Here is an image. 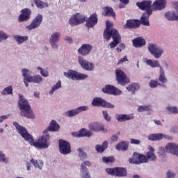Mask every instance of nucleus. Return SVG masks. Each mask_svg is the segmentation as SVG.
Instances as JSON below:
<instances>
[{
    "label": "nucleus",
    "mask_w": 178,
    "mask_h": 178,
    "mask_svg": "<svg viewBox=\"0 0 178 178\" xmlns=\"http://www.w3.org/2000/svg\"><path fill=\"white\" fill-rule=\"evenodd\" d=\"M120 35L119 31L116 29H111V31L104 30L103 37L106 41H109L111 38H113V37H116Z\"/></svg>",
    "instance_id": "nucleus-24"
},
{
    "label": "nucleus",
    "mask_w": 178,
    "mask_h": 178,
    "mask_svg": "<svg viewBox=\"0 0 178 178\" xmlns=\"http://www.w3.org/2000/svg\"><path fill=\"white\" fill-rule=\"evenodd\" d=\"M115 77L118 83L120 86H126L130 83V78L128 77L127 75H126V73L121 70H116Z\"/></svg>",
    "instance_id": "nucleus-7"
},
{
    "label": "nucleus",
    "mask_w": 178,
    "mask_h": 178,
    "mask_svg": "<svg viewBox=\"0 0 178 178\" xmlns=\"http://www.w3.org/2000/svg\"><path fill=\"white\" fill-rule=\"evenodd\" d=\"M140 143H141V141H140V140L131 139V144H134L135 145H138L140 144Z\"/></svg>",
    "instance_id": "nucleus-58"
},
{
    "label": "nucleus",
    "mask_w": 178,
    "mask_h": 178,
    "mask_svg": "<svg viewBox=\"0 0 178 178\" xmlns=\"http://www.w3.org/2000/svg\"><path fill=\"white\" fill-rule=\"evenodd\" d=\"M115 119L118 122H126L127 120H133L134 115L133 114H117L115 115Z\"/></svg>",
    "instance_id": "nucleus-29"
},
{
    "label": "nucleus",
    "mask_w": 178,
    "mask_h": 178,
    "mask_svg": "<svg viewBox=\"0 0 178 178\" xmlns=\"http://www.w3.org/2000/svg\"><path fill=\"white\" fill-rule=\"evenodd\" d=\"M6 38H8V35L2 31H0V42L2 41V40H6Z\"/></svg>",
    "instance_id": "nucleus-57"
},
{
    "label": "nucleus",
    "mask_w": 178,
    "mask_h": 178,
    "mask_svg": "<svg viewBox=\"0 0 178 178\" xmlns=\"http://www.w3.org/2000/svg\"><path fill=\"white\" fill-rule=\"evenodd\" d=\"M92 106H102V108H108L113 109L115 105L106 102L102 97H95L92 102Z\"/></svg>",
    "instance_id": "nucleus-10"
},
{
    "label": "nucleus",
    "mask_w": 178,
    "mask_h": 178,
    "mask_svg": "<svg viewBox=\"0 0 178 178\" xmlns=\"http://www.w3.org/2000/svg\"><path fill=\"white\" fill-rule=\"evenodd\" d=\"M1 94H3V95H13V88L12 87V86H9L6 88H5L3 89V90L2 91Z\"/></svg>",
    "instance_id": "nucleus-44"
},
{
    "label": "nucleus",
    "mask_w": 178,
    "mask_h": 178,
    "mask_svg": "<svg viewBox=\"0 0 178 178\" xmlns=\"http://www.w3.org/2000/svg\"><path fill=\"white\" fill-rule=\"evenodd\" d=\"M102 161L105 163H112L115 162V157H113V156H108V157L103 156Z\"/></svg>",
    "instance_id": "nucleus-47"
},
{
    "label": "nucleus",
    "mask_w": 178,
    "mask_h": 178,
    "mask_svg": "<svg viewBox=\"0 0 178 178\" xmlns=\"http://www.w3.org/2000/svg\"><path fill=\"white\" fill-rule=\"evenodd\" d=\"M105 94H109L110 95H120L122 92L120 90L115 88L112 85H107L102 90Z\"/></svg>",
    "instance_id": "nucleus-17"
},
{
    "label": "nucleus",
    "mask_w": 178,
    "mask_h": 178,
    "mask_svg": "<svg viewBox=\"0 0 178 178\" xmlns=\"http://www.w3.org/2000/svg\"><path fill=\"white\" fill-rule=\"evenodd\" d=\"M86 166L90 168V166H91V162L85 161L81 163L80 169L81 176L82 178H91V175L88 171V168Z\"/></svg>",
    "instance_id": "nucleus-15"
},
{
    "label": "nucleus",
    "mask_w": 178,
    "mask_h": 178,
    "mask_svg": "<svg viewBox=\"0 0 178 178\" xmlns=\"http://www.w3.org/2000/svg\"><path fill=\"white\" fill-rule=\"evenodd\" d=\"M89 129L92 131H95L96 133H99V131H103V133H106L108 130H106L104 125L101 124H98L97 122H92L88 125Z\"/></svg>",
    "instance_id": "nucleus-23"
},
{
    "label": "nucleus",
    "mask_w": 178,
    "mask_h": 178,
    "mask_svg": "<svg viewBox=\"0 0 178 178\" xmlns=\"http://www.w3.org/2000/svg\"><path fill=\"white\" fill-rule=\"evenodd\" d=\"M92 50V47L90 44H83L78 49V54L82 56H87V55L90 54V52H91Z\"/></svg>",
    "instance_id": "nucleus-22"
},
{
    "label": "nucleus",
    "mask_w": 178,
    "mask_h": 178,
    "mask_svg": "<svg viewBox=\"0 0 178 178\" xmlns=\"http://www.w3.org/2000/svg\"><path fill=\"white\" fill-rule=\"evenodd\" d=\"M78 63L82 69L88 70V72H92V70H94V68L95 67L92 63L87 61V60L84 59L81 56L78 57Z\"/></svg>",
    "instance_id": "nucleus-13"
},
{
    "label": "nucleus",
    "mask_w": 178,
    "mask_h": 178,
    "mask_svg": "<svg viewBox=\"0 0 178 178\" xmlns=\"http://www.w3.org/2000/svg\"><path fill=\"white\" fill-rule=\"evenodd\" d=\"M122 41V37L120 35H118V36H113V41L108 44V47L112 49L113 48H116L120 42Z\"/></svg>",
    "instance_id": "nucleus-33"
},
{
    "label": "nucleus",
    "mask_w": 178,
    "mask_h": 178,
    "mask_svg": "<svg viewBox=\"0 0 178 178\" xmlns=\"http://www.w3.org/2000/svg\"><path fill=\"white\" fill-rule=\"evenodd\" d=\"M30 16H31V10L24 8L21 10V15L19 16L18 22H28V20H30Z\"/></svg>",
    "instance_id": "nucleus-21"
},
{
    "label": "nucleus",
    "mask_w": 178,
    "mask_h": 178,
    "mask_svg": "<svg viewBox=\"0 0 178 178\" xmlns=\"http://www.w3.org/2000/svg\"><path fill=\"white\" fill-rule=\"evenodd\" d=\"M34 3L38 9H43V8H48V3L43 2L41 0H34Z\"/></svg>",
    "instance_id": "nucleus-39"
},
{
    "label": "nucleus",
    "mask_w": 178,
    "mask_h": 178,
    "mask_svg": "<svg viewBox=\"0 0 178 178\" xmlns=\"http://www.w3.org/2000/svg\"><path fill=\"white\" fill-rule=\"evenodd\" d=\"M0 162H3L4 163H8V159L5 156V154L0 151Z\"/></svg>",
    "instance_id": "nucleus-49"
},
{
    "label": "nucleus",
    "mask_w": 178,
    "mask_h": 178,
    "mask_svg": "<svg viewBox=\"0 0 178 178\" xmlns=\"http://www.w3.org/2000/svg\"><path fill=\"white\" fill-rule=\"evenodd\" d=\"M148 50L150 52V54H152V55L154 56L156 59H159V58L162 56V54H163V50L158 47L156 44H149Z\"/></svg>",
    "instance_id": "nucleus-14"
},
{
    "label": "nucleus",
    "mask_w": 178,
    "mask_h": 178,
    "mask_svg": "<svg viewBox=\"0 0 178 178\" xmlns=\"http://www.w3.org/2000/svg\"><path fill=\"white\" fill-rule=\"evenodd\" d=\"M86 20H87V17L78 13L71 17L69 23L71 26H79V24H83Z\"/></svg>",
    "instance_id": "nucleus-8"
},
{
    "label": "nucleus",
    "mask_w": 178,
    "mask_h": 178,
    "mask_svg": "<svg viewBox=\"0 0 178 178\" xmlns=\"http://www.w3.org/2000/svg\"><path fill=\"white\" fill-rule=\"evenodd\" d=\"M124 48H126V44H124V43H121L116 48V51H117V52L120 53V52H122V51H123V49H124Z\"/></svg>",
    "instance_id": "nucleus-55"
},
{
    "label": "nucleus",
    "mask_w": 178,
    "mask_h": 178,
    "mask_svg": "<svg viewBox=\"0 0 178 178\" xmlns=\"http://www.w3.org/2000/svg\"><path fill=\"white\" fill-rule=\"evenodd\" d=\"M119 136H120V131H118L116 133V134L112 136L111 141L113 143L118 141V140H119Z\"/></svg>",
    "instance_id": "nucleus-54"
},
{
    "label": "nucleus",
    "mask_w": 178,
    "mask_h": 178,
    "mask_svg": "<svg viewBox=\"0 0 178 178\" xmlns=\"http://www.w3.org/2000/svg\"><path fill=\"white\" fill-rule=\"evenodd\" d=\"M165 137V135L162 134H152L148 136V140L149 141H159Z\"/></svg>",
    "instance_id": "nucleus-35"
},
{
    "label": "nucleus",
    "mask_w": 178,
    "mask_h": 178,
    "mask_svg": "<svg viewBox=\"0 0 178 178\" xmlns=\"http://www.w3.org/2000/svg\"><path fill=\"white\" fill-rule=\"evenodd\" d=\"M147 149H149V151L146 153L147 161H150L152 162H155V161L157 159L156 154H155V149H154L152 146L149 145Z\"/></svg>",
    "instance_id": "nucleus-25"
},
{
    "label": "nucleus",
    "mask_w": 178,
    "mask_h": 178,
    "mask_svg": "<svg viewBox=\"0 0 178 178\" xmlns=\"http://www.w3.org/2000/svg\"><path fill=\"white\" fill-rule=\"evenodd\" d=\"M102 15L103 16L116 17V13H115V11H113V8H112V7H108V6L104 7Z\"/></svg>",
    "instance_id": "nucleus-34"
},
{
    "label": "nucleus",
    "mask_w": 178,
    "mask_h": 178,
    "mask_svg": "<svg viewBox=\"0 0 178 178\" xmlns=\"http://www.w3.org/2000/svg\"><path fill=\"white\" fill-rule=\"evenodd\" d=\"M72 134L73 137H91V136H92L91 131L84 128H82L78 132H72Z\"/></svg>",
    "instance_id": "nucleus-26"
},
{
    "label": "nucleus",
    "mask_w": 178,
    "mask_h": 178,
    "mask_svg": "<svg viewBox=\"0 0 178 178\" xmlns=\"http://www.w3.org/2000/svg\"><path fill=\"white\" fill-rule=\"evenodd\" d=\"M42 15L38 14L35 19L32 21L31 24L26 26V30H34V29H38L39 26H41V23H42Z\"/></svg>",
    "instance_id": "nucleus-16"
},
{
    "label": "nucleus",
    "mask_w": 178,
    "mask_h": 178,
    "mask_svg": "<svg viewBox=\"0 0 178 178\" xmlns=\"http://www.w3.org/2000/svg\"><path fill=\"white\" fill-rule=\"evenodd\" d=\"M127 60H129L127 59V56H125L124 58L119 60L118 63V65H120V63H123V62H127Z\"/></svg>",
    "instance_id": "nucleus-60"
},
{
    "label": "nucleus",
    "mask_w": 178,
    "mask_h": 178,
    "mask_svg": "<svg viewBox=\"0 0 178 178\" xmlns=\"http://www.w3.org/2000/svg\"><path fill=\"white\" fill-rule=\"evenodd\" d=\"M64 76L67 79H72V80H84L87 79L88 76L84 74H79L76 71L70 70L67 72H64Z\"/></svg>",
    "instance_id": "nucleus-11"
},
{
    "label": "nucleus",
    "mask_w": 178,
    "mask_h": 178,
    "mask_svg": "<svg viewBox=\"0 0 178 178\" xmlns=\"http://www.w3.org/2000/svg\"><path fill=\"white\" fill-rule=\"evenodd\" d=\"M146 63L149 65V66H151V67H160V70L161 67H162V66L159 65V61L156 60H147Z\"/></svg>",
    "instance_id": "nucleus-38"
},
{
    "label": "nucleus",
    "mask_w": 178,
    "mask_h": 178,
    "mask_svg": "<svg viewBox=\"0 0 178 178\" xmlns=\"http://www.w3.org/2000/svg\"><path fill=\"white\" fill-rule=\"evenodd\" d=\"M60 87H62V82L60 81H58L57 83L51 88V90L49 91V94L55 92V91H56V90H59Z\"/></svg>",
    "instance_id": "nucleus-45"
},
{
    "label": "nucleus",
    "mask_w": 178,
    "mask_h": 178,
    "mask_svg": "<svg viewBox=\"0 0 178 178\" xmlns=\"http://www.w3.org/2000/svg\"><path fill=\"white\" fill-rule=\"evenodd\" d=\"M129 162L134 165H140L141 163H148V160L147 159V156L140 153L134 152L132 157L129 158Z\"/></svg>",
    "instance_id": "nucleus-6"
},
{
    "label": "nucleus",
    "mask_w": 178,
    "mask_h": 178,
    "mask_svg": "<svg viewBox=\"0 0 178 178\" xmlns=\"http://www.w3.org/2000/svg\"><path fill=\"white\" fill-rule=\"evenodd\" d=\"M60 38V33L58 32H56L55 33L52 34L50 38V44H51L52 48L56 49L58 48V44L56 42L59 41V38Z\"/></svg>",
    "instance_id": "nucleus-30"
},
{
    "label": "nucleus",
    "mask_w": 178,
    "mask_h": 178,
    "mask_svg": "<svg viewBox=\"0 0 178 178\" xmlns=\"http://www.w3.org/2000/svg\"><path fill=\"white\" fill-rule=\"evenodd\" d=\"M106 173L111 176H117V177H124L127 176V170L123 167H115L114 168H106Z\"/></svg>",
    "instance_id": "nucleus-5"
},
{
    "label": "nucleus",
    "mask_w": 178,
    "mask_h": 178,
    "mask_svg": "<svg viewBox=\"0 0 178 178\" xmlns=\"http://www.w3.org/2000/svg\"><path fill=\"white\" fill-rule=\"evenodd\" d=\"M165 16L168 20H178V16L173 12H168L165 14Z\"/></svg>",
    "instance_id": "nucleus-42"
},
{
    "label": "nucleus",
    "mask_w": 178,
    "mask_h": 178,
    "mask_svg": "<svg viewBox=\"0 0 178 178\" xmlns=\"http://www.w3.org/2000/svg\"><path fill=\"white\" fill-rule=\"evenodd\" d=\"M149 84L151 88H156L158 87V81L155 80H151Z\"/></svg>",
    "instance_id": "nucleus-53"
},
{
    "label": "nucleus",
    "mask_w": 178,
    "mask_h": 178,
    "mask_svg": "<svg viewBox=\"0 0 178 178\" xmlns=\"http://www.w3.org/2000/svg\"><path fill=\"white\" fill-rule=\"evenodd\" d=\"M115 149L118 151H127L129 149V143L124 141L119 143L116 145Z\"/></svg>",
    "instance_id": "nucleus-36"
},
{
    "label": "nucleus",
    "mask_w": 178,
    "mask_h": 178,
    "mask_svg": "<svg viewBox=\"0 0 178 178\" xmlns=\"http://www.w3.org/2000/svg\"><path fill=\"white\" fill-rule=\"evenodd\" d=\"M175 176L176 175L174 173L170 172V171L167 172V178H175Z\"/></svg>",
    "instance_id": "nucleus-61"
},
{
    "label": "nucleus",
    "mask_w": 178,
    "mask_h": 178,
    "mask_svg": "<svg viewBox=\"0 0 178 178\" xmlns=\"http://www.w3.org/2000/svg\"><path fill=\"white\" fill-rule=\"evenodd\" d=\"M59 129H60V127L58 123L55 120H52L49 127L43 131V134H47L49 131H59Z\"/></svg>",
    "instance_id": "nucleus-27"
},
{
    "label": "nucleus",
    "mask_w": 178,
    "mask_h": 178,
    "mask_svg": "<svg viewBox=\"0 0 178 178\" xmlns=\"http://www.w3.org/2000/svg\"><path fill=\"white\" fill-rule=\"evenodd\" d=\"M59 151L63 155H67L72 152L70 143L66 140H60L58 141Z\"/></svg>",
    "instance_id": "nucleus-12"
},
{
    "label": "nucleus",
    "mask_w": 178,
    "mask_h": 178,
    "mask_svg": "<svg viewBox=\"0 0 178 178\" xmlns=\"http://www.w3.org/2000/svg\"><path fill=\"white\" fill-rule=\"evenodd\" d=\"M86 26L88 27V29H91L94 27V26H96L98 23V15L97 13L90 15L88 19L86 18Z\"/></svg>",
    "instance_id": "nucleus-18"
},
{
    "label": "nucleus",
    "mask_w": 178,
    "mask_h": 178,
    "mask_svg": "<svg viewBox=\"0 0 178 178\" xmlns=\"http://www.w3.org/2000/svg\"><path fill=\"white\" fill-rule=\"evenodd\" d=\"M132 44L135 48H141L147 44V42L142 37H138L132 40Z\"/></svg>",
    "instance_id": "nucleus-31"
},
{
    "label": "nucleus",
    "mask_w": 178,
    "mask_h": 178,
    "mask_svg": "<svg viewBox=\"0 0 178 178\" xmlns=\"http://www.w3.org/2000/svg\"><path fill=\"white\" fill-rule=\"evenodd\" d=\"M13 126L15 127L16 129L17 130L19 134L22 136V137L26 140L29 141L30 144H33L34 143V138L31 136L29 133L27 132V129L24 128V127L19 124V123L14 122L13 123Z\"/></svg>",
    "instance_id": "nucleus-4"
},
{
    "label": "nucleus",
    "mask_w": 178,
    "mask_h": 178,
    "mask_svg": "<svg viewBox=\"0 0 178 178\" xmlns=\"http://www.w3.org/2000/svg\"><path fill=\"white\" fill-rule=\"evenodd\" d=\"M167 109L169 112H171V113H178V109L176 106H168Z\"/></svg>",
    "instance_id": "nucleus-51"
},
{
    "label": "nucleus",
    "mask_w": 178,
    "mask_h": 178,
    "mask_svg": "<svg viewBox=\"0 0 178 178\" xmlns=\"http://www.w3.org/2000/svg\"><path fill=\"white\" fill-rule=\"evenodd\" d=\"M65 41H67V42H68V44H72V42H73V39H72V38L67 36L65 37Z\"/></svg>",
    "instance_id": "nucleus-62"
},
{
    "label": "nucleus",
    "mask_w": 178,
    "mask_h": 178,
    "mask_svg": "<svg viewBox=\"0 0 178 178\" xmlns=\"http://www.w3.org/2000/svg\"><path fill=\"white\" fill-rule=\"evenodd\" d=\"M38 70H40V74L43 76L44 77H48L49 73L48 71H45L41 68V67H37Z\"/></svg>",
    "instance_id": "nucleus-52"
},
{
    "label": "nucleus",
    "mask_w": 178,
    "mask_h": 178,
    "mask_svg": "<svg viewBox=\"0 0 178 178\" xmlns=\"http://www.w3.org/2000/svg\"><path fill=\"white\" fill-rule=\"evenodd\" d=\"M166 152L165 147H159L158 154L159 155H163Z\"/></svg>",
    "instance_id": "nucleus-59"
},
{
    "label": "nucleus",
    "mask_w": 178,
    "mask_h": 178,
    "mask_svg": "<svg viewBox=\"0 0 178 178\" xmlns=\"http://www.w3.org/2000/svg\"><path fill=\"white\" fill-rule=\"evenodd\" d=\"M149 111H151V106L144 105L138 108V112H148Z\"/></svg>",
    "instance_id": "nucleus-46"
},
{
    "label": "nucleus",
    "mask_w": 178,
    "mask_h": 178,
    "mask_svg": "<svg viewBox=\"0 0 178 178\" xmlns=\"http://www.w3.org/2000/svg\"><path fill=\"white\" fill-rule=\"evenodd\" d=\"M31 163H33L35 168H38V169H42V166H44V162L42 161H34V159H31Z\"/></svg>",
    "instance_id": "nucleus-43"
},
{
    "label": "nucleus",
    "mask_w": 178,
    "mask_h": 178,
    "mask_svg": "<svg viewBox=\"0 0 178 178\" xmlns=\"http://www.w3.org/2000/svg\"><path fill=\"white\" fill-rule=\"evenodd\" d=\"M18 97V105L21 111V116H24V118H27L28 119H34V113L31 110V106H30L29 101L22 94H19Z\"/></svg>",
    "instance_id": "nucleus-2"
},
{
    "label": "nucleus",
    "mask_w": 178,
    "mask_h": 178,
    "mask_svg": "<svg viewBox=\"0 0 178 178\" xmlns=\"http://www.w3.org/2000/svg\"><path fill=\"white\" fill-rule=\"evenodd\" d=\"M165 7L166 0H156L152 4V8L155 10H162Z\"/></svg>",
    "instance_id": "nucleus-28"
},
{
    "label": "nucleus",
    "mask_w": 178,
    "mask_h": 178,
    "mask_svg": "<svg viewBox=\"0 0 178 178\" xmlns=\"http://www.w3.org/2000/svg\"><path fill=\"white\" fill-rule=\"evenodd\" d=\"M102 113H103V116H104L105 120H106V122H111L112 118H111V116H109V114H108V111H103Z\"/></svg>",
    "instance_id": "nucleus-50"
},
{
    "label": "nucleus",
    "mask_w": 178,
    "mask_h": 178,
    "mask_svg": "<svg viewBox=\"0 0 178 178\" xmlns=\"http://www.w3.org/2000/svg\"><path fill=\"white\" fill-rule=\"evenodd\" d=\"M159 81H160V83H163V84H165V83H168V79H166V76H165V72L163 71V67H161V70H160Z\"/></svg>",
    "instance_id": "nucleus-40"
},
{
    "label": "nucleus",
    "mask_w": 178,
    "mask_h": 178,
    "mask_svg": "<svg viewBox=\"0 0 178 178\" xmlns=\"http://www.w3.org/2000/svg\"><path fill=\"white\" fill-rule=\"evenodd\" d=\"M106 148H108V142L107 141H104L102 145H97L95 146V149H96L97 152H99L100 154H102V152H104V151H105V149H106Z\"/></svg>",
    "instance_id": "nucleus-37"
},
{
    "label": "nucleus",
    "mask_w": 178,
    "mask_h": 178,
    "mask_svg": "<svg viewBox=\"0 0 178 178\" xmlns=\"http://www.w3.org/2000/svg\"><path fill=\"white\" fill-rule=\"evenodd\" d=\"M29 72V70H22V76L28 83H36L37 84H40V83L42 81V77H41V76L35 75L33 76H30Z\"/></svg>",
    "instance_id": "nucleus-9"
},
{
    "label": "nucleus",
    "mask_w": 178,
    "mask_h": 178,
    "mask_svg": "<svg viewBox=\"0 0 178 178\" xmlns=\"http://www.w3.org/2000/svg\"><path fill=\"white\" fill-rule=\"evenodd\" d=\"M77 151L79 152V156L81 161H84V159L87 158V154H86V152H84L81 148L78 149Z\"/></svg>",
    "instance_id": "nucleus-48"
},
{
    "label": "nucleus",
    "mask_w": 178,
    "mask_h": 178,
    "mask_svg": "<svg viewBox=\"0 0 178 178\" xmlns=\"http://www.w3.org/2000/svg\"><path fill=\"white\" fill-rule=\"evenodd\" d=\"M84 111H88V106H82L74 110H69L68 111L65 112V115L68 118H73V116H76V115H79V113L81 112H84Z\"/></svg>",
    "instance_id": "nucleus-19"
},
{
    "label": "nucleus",
    "mask_w": 178,
    "mask_h": 178,
    "mask_svg": "<svg viewBox=\"0 0 178 178\" xmlns=\"http://www.w3.org/2000/svg\"><path fill=\"white\" fill-rule=\"evenodd\" d=\"M14 39L17 41V44H23L25 41L29 40L28 36H19V35H16L14 36Z\"/></svg>",
    "instance_id": "nucleus-41"
},
{
    "label": "nucleus",
    "mask_w": 178,
    "mask_h": 178,
    "mask_svg": "<svg viewBox=\"0 0 178 178\" xmlns=\"http://www.w3.org/2000/svg\"><path fill=\"white\" fill-rule=\"evenodd\" d=\"M155 124H157V126H162V122L161 120H154Z\"/></svg>",
    "instance_id": "nucleus-64"
},
{
    "label": "nucleus",
    "mask_w": 178,
    "mask_h": 178,
    "mask_svg": "<svg viewBox=\"0 0 178 178\" xmlns=\"http://www.w3.org/2000/svg\"><path fill=\"white\" fill-rule=\"evenodd\" d=\"M126 89L129 92H131L132 95H134L136 94V91H138L140 90V84L138 83H132L129 84Z\"/></svg>",
    "instance_id": "nucleus-32"
},
{
    "label": "nucleus",
    "mask_w": 178,
    "mask_h": 178,
    "mask_svg": "<svg viewBox=\"0 0 178 178\" xmlns=\"http://www.w3.org/2000/svg\"><path fill=\"white\" fill-rule=\"evenodd\" d=\"M44 134V135H42L39 138L37 141L33 143V147L40 148V149H45L49 147V145H51V143H49V138H51V136L48 133Z\"/></svg>",
    "instance_id": "nucleus-3"
},
{
    "label": "nucleus",
    "mask_w": 178,
    "mask_h": 178,
    "mask_svg": "<svg viewBox=\"0 0 178 178\" xmlns=\"http://www.w3.org/2000/svg\"><path fill=\"white\" fill-rule=\"evenodd\" d=\"M141 26V22L138 19H127L126 24L124 25V29H138Z\"/></svg>",
    "instance_id": "nucleus-20"
},
{
    "label": "nucleus",
    "mask_w": 178,
    "mask_h": 178,
    "mask_svg": "<svg viewBox=\"0 0 178 178\" xmlns=\"http://www.w3.org/2000/svg\"><path fill=\"white\" fill-rule=\"evenodd\" d=\"M112 27H113V24H112L111 22H106V29L105 30H107V31H111L112 29Z\"/></svg>",
    "instance_id": "nucleus-56"
},
{
    "label": "nucleus",
    "mask_w": 178,
    "mask_h": 178,
    "mask_svg": "<svg viewBox=\"0 0 178 178\" xmlns=\"http://www.w3.org/2000/svg\"><path fill=\"white\" fill-rule=\"evenodd\" d=\"M5 119H8V115L0 116V123H1V122H3Z\"/></svg>",
    "instance_id": "nucleus-63"
},
{
    "label": "nucleus",
    "mask_w": 178,
    "mask_h": 178,
    "mask_svg": "<svg viewBox=\"0 0 178 178\" xmlns=\"http://www.w3.org/2000/svg\"><path fill=\"white\" fill-rule=\"evenodd\" d=\"M152 1H143L142 2L136 3V6L141 9V10H146L140 18V24L143 26H149V17L152 15V10L151 9Z\"/></svg>",
    "instance_id": "nucleus-1"
}]
</instances>
